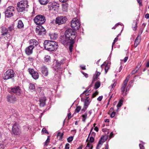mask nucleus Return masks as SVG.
I'll use <instances>...</instances> for the list:
<instances>
[{
    "instance_id": "obj_1",
    "label": "nucleus",
    "mask_w": 149,
    "mask_h": 149,
    "mask_svg": "<svg viewBox=\"0 0 149 149\" xmlns=\"http://www.w3.org/2000/svg\"><path fill=\"white\" fill-rule=\"evenodd\" d=\"M43 44L45 48L50 51L56 50L58 46V43L56 42L48 40H45Z\"/></svg>"
},
{
    "instance_id": "obj_2",
    "label": "nucleus",
    "mask_w": 149,
    "mask_h": 149,
    "mask_svg": "<svg viewBox=\"0 0 149 149\" xmlns=\"http://www.w3.org/2000/svg\"><path fill=\"white\" fill-rule=\"evenodd\" d=\"M28 6L27 1H21L17 3V10L20 12H24L26 10V9Z\"/></svg>"
},
{
    "instance_id": "obj_3",
    "label": "nucleus",
    "mask_w": 149,
    "mask_h": 149,
    "mask_svg": "<svg viewBox=\"0 0 149 149\" xmlns=\"http://www.w3.org/2000/svg\"><path fill=\"white\" fill-rule=\"evenodd\" d=\"M65 35L67 37L70 38L73 43H74L75 39L76 37V32L71 29H69L67 30L65 32Z\"/></svg>"
},
{
    "instance_id": "obj_4",
    "label": "nucleus",
    "mask_w": 149,
    "mask_h": 149,
    "mask_svg": "<svg viewBox=\"0 0 149 149\" xmlns=\"http://www.w3.org/2000/svg\"><path fill=\"white\" fill-rule=\"evenodd\" d=\"M33 20L36 24L40 26L45 22L46 19L43 15H38L34 18Z\"/></svg>"
},
{
    "instance_id": "obj_5",
    "label": "nucleus",
    "mask_w": 149,
    "mask_h": 149,
    "mask_svg": "<svg viewBox=\"0 0 149 149\" xmlns=\"http://www.w3.org/2000/svg\"><path fill=\"white\" fill-rule=\"evenodd\" d=\"M15 8L13 6H10L6 9L5 15L6 17L8 18L12 16L15 11Z\"/></svg>"
},
{
    "instance_id": "obj_6",
    "label": "nucleus",
    "mask_w": 149,
    "mask_h": 149,
    "mask_svg": "<svg viewBox=\"0 0 149 149\" xmlns=\"http://www.w3.org/2000/svg\"><path fill=\"white\" fill-rule=\"evenodd\" d=\"M80 26V24L77 19L74 18L71 21V26L73 29L75 30H78Z\"/></svg>"
},
{
    "instance_id": "obj_7",
    "label": "nucleus",
    "mask_w": 149,
    "mask_h": 149,
    "mask_svg": "<svg viewBox=\"0 0 149 149\" xmlns=\"http://www.w3.org/2000/svg\"><path fill=\"white\" fill-rule=\"evenodd\" d=\"M60 41L64 45H67L68 43H69L72 42L64 34V35L61 36L60 37Z\"/></svg>"
},
{
    "instance_id": "obj_8",
    "label": "nucleus",
    "mask_w": 149,
    "mask_h": 149,
    "mask_svg": "<svg viewBox=\"0 0 149 149\" xmlns=\"http://www.w3.org/2000/svg\"><path fill=\"white\" fill-rule=\"evenodd\" d=\"M14 72L13 70L11 69L8 70L4 74V79L7 80L11 78L14 76Z\"/></svg>"
},
{
    "instance_id": "obj_9",
    "label": "nucleus",
    "mask_w": 149,
    "mask_h": 149,
    "mask_svg": "<svg viewBox=\"0 0 149 149\" xmlns=\"http://www.w3.org/2000/svg\"><path fill=\"white\" fill-rule=\"evenodd\" d=\"M68 19L66 17L64 16H61L57 17L55 20V23L58 25H60L65 23Z\"/></svg>"
},
{
    "instance_id": "obj_10",
    "label": "nucleus",
    "mask_w": 149,
    "mask_h": 149,
    "mask_svg": "<svg viewBox=\"0 0 149 149\" xmlns=\"http://www.w3.org/2000/svg\"><path fill=\"white\" fill-rule=\"evenodd\" d=\"M12 132L15 135H19L20 134L21 132L17 124L15 123L14 124L12 127Z\"/></svg>"
},
{
    "instance_id": "obj_11",
    "label": "nucleus",
    "mask_w": 149,
    "mask_h": 149,
    "mask_svg": "<svg viewBox=\"0 0 149 149\" xmlns=\"http://www.w3.org/2000/svg\"><path fill=\"white\" fill-rule=\"evenodd\" d=\"M21 89L19 86L12 88L10 90V92L11 93H15L17 95H19L21 93Z\"/></svg>"
},
{
    "instance_id": "obj_12",
    "label": "nucleus",
    "mask_w": 149,
    "mask_h": 149,
    "mask_svg": "<svg viewBox=\"0 0 149 149\" xmlns=\"http://www.w3.org/2000/svg\"><path fill=\"white\" fill-rule=\"evenodd\" d=\"M49 10H56L59 7V4L55 3H49L48 5Z\"/></svg>"
},
{
    "instance_id": "obj_13",
    "label": "nucleus",
    "mask_w": 149,
    "mask_h": 149,
    "mask_svg": "<svg viewBox=\"0 0 149 149\" xmlns=\"http://www.w3.org/2000/svg\"><path fill=\"white\" fill-rule=\"evenodd\" d=\"M29 73L32 75V77L34 79H38L39 76L38 73L37 72L35 71L33 69H29Z\"/></svg>"
},
{
    "instance_id": "obj_14",
    "label": "nucleus",
    "mask_w": 149,
    "mask_h": 149,
    "mask_svg": "<svg viewBox=\"0 0 149 149\" xmlns=\"http://www.w3.org/2000/svg\"><path fill=\"white\" fill-rule=\"evenodd\" d=\"M41 27L40 29H38V28H36V32L39 35L43 36L45 35L46 33V30L42 26H40Z\"/></svg>"
},
{
    "instance_id": "obj_15",
    "label": "nucleus",
    "mask_w": 149,
    "mask_h": 149,
    "mask_svg": "<svg viewBox=\"0 0 149 149\" xmlns=\"http://www.w3.org/2000/svg\"><path fill=\"white\" fill-rule=\"evenodd\" d=\"M34 47L32 45H30L27 47L25 50L26 53L28 55L31 54L33 52V49L34 48Z\"/></svg>"
},
{
    "instance_id": "obj_16",
    "label": "nucleus",
    "mask_w": 149,
    "mask_h": 149,
    "mask_svg": "<svg viewBox=\"0 0 149 149\" xmlns=\"http://www.w3.org/2000/svg\"><path fill=\"white\" fill-rule=\"evenodd\" d=\"M41 72L42 75L45 76H47L48 74V70L47 68L45 66L41 67Z\"/></svg>"
},
{
    "instance_id": "obj_17",
    "label": "nucleus",
    "mask_w": 149,
    "mask_h": 149,
    "mask_svg": "<svg viewBox=\"0 0 149 149\" xmlns=\"http://www.w3.org/2000/svg\"><path fill=\"white\" fill-rule=\"evenodd\" d=\"M7 99L8 101L10 103H13L17 100V99L15 97L10 95L7 96Z\"/></svg>"
},
{
    "instance_id": "obj_18",
    "label": "nucleus",
    "mask_w": 149,
    "mask_h": 149,
    "mask_svg": "<svg viewBox=\"0 0 149 149\" xmlns=\"http://www.w3.org/2000/svg\"><path fill=\"white\" fill-rule=\"evenodd\" d=\"M29 42L30 45H32L34 47L35 46L37 45L38 43V42L36 40L34 39L30 40Z\"/></svg>"
},
{
    "instance_id": "obj_19",
    "label": "nucleus",
    "mask_w": 149,
    "mask_h": 149,
    "mask_svg": "<svg viewBox=\"0 0 149 149\" xmlns=\"http://www.w3.org/2000/svg\"><path fill=\"white\" fill-rule=\"evenodd\" d=\"M46 99L45 98L43 97L39 99V102H40L39 105L41 107H43L45 105V101Z\"/></svg>"
},
{
    "instance_id": "obj_20",
    "label": "nucleus",
    "mask_w": 149,
    "mask_h": 149,
    "mask_svg": "<svg viewBox=\"0 0 149 149\" xmlns=\"http://www.w3.org/2000/svg\"><path fill=\"white\" fill-rule=\"evenodd\" d=\"M129 78V77H126L124 81L121 88H125V87L128 81Z\"/></svg>"
},
{
    "instance_id": "obj_21",
    "label": "nucleus",
    "mask_w": 149,
    "mask_h": 149,
    "mask_svg": "<svg viewBox=\"0 0 149 149\" xmlns=\"http://www.w3.org/2000/svg\"><path fill=\"white\" fill-rule=\"evenodd\" d=\"M129 78V77H126L124 81L121 88H125V87L128 81Z\"/></svg>"
},
{
    "instance_id": "obj_22",
    "label": "nucleus",
    "mask_w": 149,
    "mask_h": 149,
    "mask_svg": "<svg viewBox=\"0 0 149 149\" xmlns=\"http://www.w3.org/2000/svg\"><path fill=\"white\" fill-rule=\"evenodd\" d=\"M24 26V24L21 20H19L18 21L17 27L18 28L20 29Z\"/></svg>"
},
{
    "instance_id": "obj_23",
    "label": "nucleus",
    "mask_w": 149,
    "mask_h": 149,
    "mask_svg": "<svg viewBox=\"0 0 149 149\" xmlns=\"http://www.w3.org/2000/svg\"><path fill=\"white\" fill-rule=\"evenodd\" d=\"M139 39H140V37H139V36H138L136 39L135 42H134V47H136L138 45H139L140 41H138V40Z\"/></svg>"
},
{
    "instance_id": "obj_24",
    "label": "nucleus",
    "mask_w": 149,
    "mask_h": 149,
    "mask_svg": "<svg viewBox=\"0 0 149 149\" xmlns=\"http://www.w3.org/2000/svg\"><path fill=\"white\" fill-rule=\"evenodd\" d=\"M40 3L42 5H45L48 3L49 0H39Z\"/></svg>"
},
{
    "instance_id": "obj_25",
    "label": "nucleus",
    "mask_w": 149,
    "mask_h": 149,
    "mask_svg": "<svg viewBox=\"0 0 149 149\" xmlns=\"http://www.w3.org/2000/svg\"><path fill=\"white\" fill-rule=\"evenodd\" d=\"M3 33L4 37L7 40L8 39H10L11 36L8 32L7 33Z\"/></svg>"
},
{
    "instance_id": "obj_26",
    "label": "nucleus",
    "mask_w": 149,
    "mask_h": 149,
    "mask_svg": "<svg viewBox=\"0 0 149 149\" xmlns=\"http://www.w3.org/2000/svg\"><path fill=\"white\" fill-rule=\"evenodd\" d=\"M104 136H102L101 137L100 139L98 142H99V144H101V145H102L103 143L106 141V140L104 139Z\"/></svg>"
},
{
    "instance_id": "obj_27",
    "label": "nucleus",
    "mask_w": 149,
    "mask_h": 149,
    "mask_svg": "<svg viewBox=\"0 0 149 149\" xmlns=\"http://www.w3.org/2000/svg\"><path fill=\"white\" fill-rule=\"evenodd\" d=\"M89 97H87L85 100L84 102V106L87 107L89 104Z\"/></svg>"
},
{
    "instance_id": "obj_28",
    "label": "nucleus",
    "mask_w": 149,
    "mask_h": 149,
    "mask_svg": "<svg viewBox=\"0 0 149 149\" xmlns=\"http://www.w3.org/2000/svg\"><path fill=\"white\" fill-rule=\"evenodd\" d=\"M123 100H120L119 101L118 104L117 105V111L119 109L118 108L119 107H120L123 104Z\"/></svg>"
},
{
    "instance_id": "obj_29",
    "label": "nucleus",
    "mask_w": 149,
    "mask_h": 149,
    "mask_svg": "<svg viewBox=\"0 0 149 149\" xmlns=\"http://www.w3.org/2000/svg\"><path fill=\"white\" fill-rule=\"evenodd\" d=\"M105 66V73H107V72L108 69L109 68V66H108L107 64L106 66H105V65L104 64H103L101 65V68H102L104 66Z\"/></svg>"
},
{
    "instance_id": "obj_30",
    "label": "nucleus",
    "mask_w": 149,
    "mask_h": 149,
    "mask_svg": "<svg viewBox=\"0 0 149 149\" xmlns=\"http://www.w3.org/2000/svg\"><path fill=\"white\" fill-rule=\"evenodd\" d=\"M93 146L91 143H88L85 148V149H92Z\"/></svg>"
},
{
    "instance_id": "obj_31",
    "label": "nucleus",
    "mask_w": 149,
    "mask_h": 149,
    "mask_svg": "<svg viewBox=\"0 0 149 149\" xmlns=\"http://www.w3.org/2000/svg\"><path fill=\"white\" fill-rule=\"evenodd\" d=\"M8 32V30H7L6 29L5 27H3L1 29V33H2V36H3V33H7Z\"/></svg>"
},
{
    "instance_id": "obj_32",
    "label": "nucleus",
    "mask_w": 149,
    "mask_h": 149,
    "mask_svg": "<svg viewBox=\"0 0 149 149\" xmlns=\"http://www.w3.org/2000/svg\"><path fill=\"white\" fill-rule=\"evenodd\" d=\"M87 113H85L82 115V121L85 122V121L86 120L87 118Z\"/></svg>"
},
{
    "instance_id": "obj_33",
    "label": "nucleus",
    "mask_w": 149,
    "mask_h": 149,
    "mask_svg": "<svg viewBox=\"0 0 149 149\" xmlns=\"http://www.w3.org/2000/svg\"><path fill=\"white\" fill-rule=\"evenodd\" d=\"M100 85V83L99 81H97L95 84V89H97L99 88Z\"/></svg>"
},
{
    "instance_id": "obj_34",
    "label": "nucleus",
    "mask_w": 149,
    "mask_h": 149,
    "mask_svg": "<svg viewBox=\"0 0 149 149\" xmlns=\"http://www.w3.org/2000/svg\"><path fill=\"white\" fill-rule=\"evenodd\" d=\"M50 37L51 39H55L57 37V35L56 34H52L50 35Z\"/></svg>"
},
{
    "instance_id": "obj_35",
    "label": "nucleus",
    "mask_w": 149,
    "mask_h": 149,
    "mask_svg": "<svg viewBox=\"0 0 149 149\" xmlns=\"http://www.w3.org/2000/svg\"><path fill=\"white\" fill-rule=\"evenodd\" d=\"M50 57L48 55H46L44 57V59L45 62H48L50 59Z\"/></svg>"
},
{
    "instance_id": "obj_36",
    "label": "nucleus",
    "mask_w": 149,
    "mask_h": 149,
    "mask_svg": "<svg viewBox=\"0 0 149 149\" xmlns=\"http://www.w3.org/2000/svg\"><path fill=\"white\" fill-rule=\"evenodd\" d=\"M70 44L69 45V50L70 51V52H72V50L73 49V44L74 43H73L72 42H71L70 43Z\"/></svg>"
},
{
    "instance_id": "obj_37",
    "label": "nucleus",
    "mask_w": 149,
    "mask_h": 149,
    "mask_svg": "<svg viewBox=\"0 0 149 149\" xmlns=\"http://www.w3.org/2000/svg\"><path fill=\"white\" fill-rule=\"evenodd\" d=\"M29 88L31 90L34 89H35V86L33 84L31 83L29 84Z\"/></svg>"
},
{
    "instance_id": "obj_38",
    "label": "nucleus",
    "mask_w": 149,
    "mask_h": 149,
    "mask_svg": "<svg viewBox=\"0 0 149 149\" xmlns=\"http://www.w3.org/2000/svg\"><path fill=\"white\" fill-rule=\"evenodd\" d=\"M63 133H61L60 132H58L57 134V137H59V139H61L62 138L63 136Z\"/></svg>"
},
{
    "instance_id": "obj_39",
    "label": "nucleus",
    "mask_w": 149,
    "mask_h": 149,
    "mask_svg": "<svg viewBox=\"0 0 149 149\" xmlns=\"http://www.w3.org/2000/svg\"><path fill=\"white\" fill-rule=\"evenodd\" d=\"M73 139V136H70L67 139V141L68 142L70 143L72 141Z\"/></svg>"
},
{
    "instance_id": "obj_40",
    "label": "nucleus",
    "mask_w": 149,
    "mask_h": 149,
    "mask_svg": "<svg viewBox=\"0 0 149 149\" xmlns=\"http://www.w3.org/2000/svg\"><path fill=\"white\" fill-rule=\"evenodd\" d=\"M139 68H138L137 67H136L135 69L134 70H133L132 71V72H131L132 74H134L135 73H136L137 72V71H138V70H139Z\"/></svg>"
},
{
    "instance_id": "obj_41",
    "label": "nucleus",
    "mask_w": 149,
    "mask_h": 149,
    "mask_svg": "<svg viewBox=\"0 0 149 149\" xmlns=\"http://www.w3.org/2000/svg\"><path fill=\"white\" fill-rule=\"evenodd\" d=\"M81 107L80 106L77 107L75 110V111L77 113H78L81 109Z\"/></svg>"
},
{
    "instance_id": "obj_42",
    "label": "nucleus",
    "mask_w": 149,
    "mask_h": 149,
    "mask_svg": "<svg viewBox=\"0 0 149 149\" xmlns=\"http://www.w3.org/2000/svg\"><path fill=\"white\" fill-rule=\"evenodd\" d=\"M42 132L43 133H47L48 134H49V133L48 132L47 130L45 128H44L42 129Z\"/></svg>"
},
{
    "instance_id": "obj_43",
    "label": "nucleus",
    "mask_w": 149,
    "mask_h": 149,
    "mask_svg": "<svg viewBox=\"0 0 149 149\" xmlns=\"http://www.w3.org/2000/svg\"><path fill=\"white\" fill-rule=\"evenodd\" d=\"M50 140V139L49 138V137L48 136L47 139L45 143V145L46 146L48 145V143L49 142Z\"/></svg>"
},
{
    "instance_id": "obj_44",
    "label": "nucleus",
    "mask_w": 149,
    "mask_h": 149,
    "mask_svg": "<svg viewBox=\"0 0 149 149\" xmlns=\"http://www.w3.org/2000/svg\"><path fill=\"white\" fill-rule=\"evenodd\" d=\"M98 94V92L97 91H96V92L93 93L92 95V97H94Z\"/></svg>"
},
{
    "instance_id": "obj_45",
    "label": "nucleus",
    "mask_w": 149,
    "mask_h": 149,
    "mask_svg": "<svg viewBox=\"0 0 149 149\" xmlns=\"http://www.w3.org/2000/svg\"><path fill=\"white\" fill-rule=\"evenodd\" d=\"M116 114V112L113 111L110 115V117L112 118L114 117Z\"/></svg>"
},
{
    "instance_id": "obj_46",
    "label": "nucleus",
    "mask_w": 149,
    "mask_h": 149,
    "mask_svg": "<svg viewBox=\"0 0 149 149\" xmlns=\"http://www.w3.org/2000/svg\"><path fill=\"white\" fill-rule=\"evenodd\" d=\"M100 73L99 72H97V73L96 74V76L94 79V80H95L97 79V77H98L100 74Z\"/></svg>"
},
{
    "instance_id": "obj_47",
    "label": "nucleus",
    "mask_w": 149,
    "mask_h": 149,
    "mask_svg": "<svg viewBox=\"0 0 149 149\" xmlns=\"http://www.w3.org/2000/svg\"><path fill=\"white\" fill-rule=\"evenodd\" d=\"M13 29V26H10L8 28V29L7 30L9 31H11Z\"/></svg>"
},
{
    "instance_id": "obj_48",
    "label": "nucleus",
    "mask_w": 149,
    "mask_h": 149,
    "mask_svg": "<svg viewBox=\"0 0 149 149\" xmlns=\"http://www.w3.org/2000/svg\"><path fill=\"white\" fill-rule=\"evenodd\" d=\"M94 138L92 136H91L90 139L89 141L91 142H93L94 141Z\"/></svg>"
},
{
    "instance_id": "obj_49",
    "label": "nucleus",
    "mask_w": 149,
    "mask_h": 149,
    "mask_svg": "<svg viewBox=\"0 0 149 149\" xmlns=\"http://www.w3.org/2000/svg\"><path fill=\"white\" fill-rule=\"evenodd\" d=\"M139 146L140 149H145L144 146L141 144H139Z\"/></svg>"
},
{
    "instance_id": "obj_50",
    "label": "nucleus",
    "mask_w": 149,
    "mask_h": 149,
    "mask_svg": "<svg viewBox=\"0 0 149 149\" xmlns=\"http://www.w3.org/2000/svg\"><path fill=\"white\" fill-rule=\"evenodd\" d=\"M69 147L70 144L68 143H66L65 146V149H69Z\"/></svg>"
},
{
    "instance_id": "obj_51",
    "label": "nucleus",
    "mask_w": 149,
    "mask_h": 149,
    "mask_svg": "<svg viewBox=\"0 0 149 149\" xmlns=\"http://www.w3.org/2000/svg\"><path fill=\"white\" fill-rule=\"evenodd\" d=\"M126 89L121 90V92L122 93V94L123 96H125L126 95V93H124V91H125Z\"/></svg>"
},
{
    "instance_id": "obj_52",
    "label": "nucleus",
    "mask_w": 149,
    "mask_h": 149,
    "mask_svg": "<svg viewBox=\"0 0 149 149\" xmlns=\"http://www.w3.org/2000/svg\"><path fill=\"white\" fill-rule=\"evenodd\" d=\"M101 145H101V144H99V142H98L97 147H96V149H99L100 147H101Z\"/></svg>"
},
{
    "instance_id": "obj_53",
    "label": "nucleus",
    "mask_w": 149,
    "mask_h": 149,
    "mask_svg": "<svg viewBox=\"0 0 149 149\" xmlns=\"http://www.w3.org/2000/svg\"><path fill=\"white\" fill-rule=\"evenodd\" d=\"M103 96H100L97 98V100L99 101H101L102 99Z\"/></svg>"
},
{
    "instance_id": "obj_54",
    "label": "nucleus",
    "mask_w": 149,
    "mask_h": 149,
    "mask_svg": "<svg viewBox=\"0 0 149 149\" xmlns=\"http://www.w3.org/2000/svg\"><path fill=\"white\" fill-rule=\"evenodd\" d=\"M116 82H115L114 83L111 85V87L112 88H114L115 86H116Z\"/></svg>"
},
{
    "instance_id": "obj_55",
    "label": "nucleus",
    "mask_w": 149,
    "mask_h": 149,
    "mask_svg": "<svg viewBox=\"0 0 149 149\" xmlns=\"http://www.w3.org/2000/svg\"><path fill=\"white\" fill-rule=\"evenodd\" d=\"M137 1L140 6H142V3L141 0H137Z\"/></svg>"
},
{
    "instance_id": "obj_56",
    "label": "nucleus",
    "mask_w": 149,
    "mask_h": 149,
    "mask_svg": "<svg viewBox=\"0 0 149 149\" xmlns=\"http://www.w3.org/2000/svg\"><path fill=\"white\" fill-rule=\"evenodd\" d=\"M137 27V24L136 22L135 23V26L134 27H133V29L134 30H136V28Z\"/></svg>"
},
{
    "instance_id": "obj_57",
    "label": "nucleus",
    "mask_w": 149,
    "mask_h": 149,
    "mask_svg": "<svg viewBox=\"0 0 149 149\" xmlns=\"http://www.w3.org/2000/svg\"><path fill=\"white\" fill-rule=\"evenodd\" d=\"M85 76L86 78L88 77V74L86 73H84L83 72H81Z\"/></svg>"
},
{
    "instance_id": "obj_58",
    "label": "nucleus",
    "mask_w": 149,
    "mask_h": 149,
    "mask_svg": "<svg viewBox=\"0 0 149 149\" xmlns=\"http://www.w3.org/2000/svg\"><path fill=\"white\" fill-rule=\"evenodd\" d=\"M128 58V57H125L123 60V61H124V62H126L127 61V60Z\"/></svg>"
},
{
    "instance_id": "obj_59",
    "label": "nucleus",
    "mask_w": 149,
    "mask_h": 149,
    "mask_svg": "<svg viewBox=\"0 0 149 149\" xmlns=\"http://www.w3.org/2000/svg\"><path fill=\"white\" fill-rule=\"evenodd\" d=\"M71 113H69L68 114V119H70L71 118Z\"/></svg>"
},
{
    "instance_id": "obj_60",
    "label": "nucleus",
    "mask_w": 149,
    "mask_h": 149,
    "mask_svg": "<svg viewBox=\"0 0 149 149\" xmlns=\"http://www.w3.org/2000/svg\"><path fill=\"white\" fill-rule=\"evenodd\" d=\"M145 17L146 18L148 19L149 18V14L148 13L146 14L145 16Z\"/></svg>"
},
{
    "instance_id": "obj_61",
    "label": "nucleus",
    "mask_w": 149,
    "mask_h": 149,
    "mask_svg": "<svg viewBox=\"0 0 149 149\" xmlns=\"http://www.w3.org/2000/svg\"><path fill=\"white\" fill-rule=\"evenodd\" d=\"M59 1L62 3H64L66 2L68 0H59Z\"/></svg>"
},
{
    "instance_id": "obj_62",
    "label": "nucleus",
    "mask_w": 149,
    "mask_h": 149,
    "mask_svg": "<svg viewBox=\"0 0 149 149\" xmlns=\"http://www.w3.org/2000/svg\"><path fill=\"white\" fill-rule=\"evenodd\" d=\"M113 133L112 132H111L109 135V137H110L111 138V137H113Z\"/></svg>"
},
{
    "instance_id": "obj_63",
    "label": "nucleus",
    "mask_w": 149,
    "mask_h": 149,
    "mask_svg": "<svg viewBox=\"0 0 149 149\" xmlns=\"http://www.w3.org/2000/svg\"><path fill=\"white\" fill-rule=\"evenodd\" d=\"M94 130L96 132H97L98 131V128L97 127H95L94 128Z\"/></svg>"
},
{
    "instance_id": "obj_64",
    "label": "nucleus",
    "mask_w": 149,
    "mask_h": 149,
    "mask_svg": "<svg viewBox=\"0 0 149 149\" xmlns=\"http://www.w3.org/2000/svg\"><path fill=\"white\" fill-rule=\"evenodd\" d=\"M0 149H3V144L0 145Z\"/></svg>"
}]
</instances>
